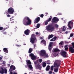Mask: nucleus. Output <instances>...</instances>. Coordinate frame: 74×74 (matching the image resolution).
I'll use <instances>...</instances> for the list:
<instances>
[{"label":"nucleus","instance_id":"obj_1","mask_svg":"<svg viewBox=\"0 0 74 74\" xmlns=\"http://www.w3.org/2000/svg\"><path fill=\"white\" fill-rule=\"evenodd\" d=\"M23 24L25 26L30 25L32 24V21L30 18L27 16L25 17L23 21Z\"/></svg>","mask_w":74,"mask_h":74},{"label":"nucleus","instance_id":"obj_57","mask_svg":"<svg viewBox=\"0 0 74 74\" xmlns=\"http://www.w3.org/2000/svg\"><path fill=\"white\" fill-rule=\"evenodd\" d=\"M19 52V51H17V54Z\"/></svg>","mask_w":74,"mask_h":74},{"label":"nucleus","instance_id":"obj_21","mask_svg":"<svg viewBox=\"0 0 74 74\" xmlns=\"http://www.w3.org/2000/svg\"><path fill=\"white\" fill-rule=\"evenodd\" d=\"M40 42L42 43L43 42V44L45 45H46V41L44 40H42V41Z\"/></svg>","mask_w":74,"mask_h":74},{"label":"nucleus","instance_id":"obj_32","mask_svg":"<svg viewBox=\"0 0 74 74\" xmlns=\"http://www.w3.org/2000/svg\"><path fill=\"white\" fill-rule=\"evenodd\" d=\"M54 26L56 28H58L59 27V25L56 24H55Z\"/></svg>","mask_w":74,"mask_h":74},{"label":"nucleus","instance_id":"obj_14","mask_svg":"<svg viewBox=\"0 0 74 74\" xmlns=\"http://www.w3.org/2000/svg\"><path fill=\"white\" fill-rule=\"evenodd\" d=\"M40 21V18L38 17L36 18L35 20L34 23H37Z\"/></svg>","mask_w":74,"mask_h":74},{"label":"nucleus","instance_id":"obj_28","mask_svg":"<svg viewBox=\"0 0 74 74\" xmlns=\"http://www.w3.org/2000/svg\"><path fill=\"white\" fill-rule=\"evenodd\" d=\"M52 16H50V18H49V19L47 21H48V22H50L51 20H52Z\"/></svg>","mask_w":74,"mask_h":74},{"label":"nucleus","instance_id":"obj_18","mask_svg":"<svg viewBox=\"0 0 74 74\" xmlns=\"http://www.w3.org/2000/svg\"><path fill=\"white\" fill-rule=\"evenodd\" d=\"M60 51V50L58 48H56L54 49V51H53V52L55 53V52H59Z\"/></svg>","mask_w":74,"mask_h":74},{"label":"nucleus","instance_id":"obj_31","mask_svg":"<svg viewBox=\"0 0 74 74\" xmlns=\"http://www.w3.org/2000/svg\"><path fill=\"white\" fill-rule=\"evenodd\" d=\"M40 24L38 23L37 24V26H36V28H38L40 27Z\"/></svg>","mask_w":74,"mask_h":74},{"label":"nucleus","instance_id":"obj_11","mask_svg":"<svg viewBox=\"0 0 74 74\" xmlns=\"http://www.w3.org/2000/svg\"><path fill=\"white\" fill-rule=\"evenodd\" d=\"M29 56H30L32 60H35L36 59V56L34 55V54L31 53L30 54H29Z\"/></svg>","mask_w":74,"mask_h":74},{"label":"nucleus","instance_id":"obj_58","mask_svg":"<svg viewBox=\"0 0 74 74\" xmlns=\"http://www.w3.org/2000/svg\"><path fill=\"white\" fill-rule=\"evenodd\" d=\"M67 45H66L65 46V48H67Z\"/></svg>","mask_w":74,"mask_h":74},{"label":"nucleus","instance_id":"obj_60","mask_svg":"<svg viewBox=\"0 0 74 74\" xmlns=\"http://www.w3.org/2000/svg\"><path fill=\"white\" fill-rule=\"evenodd\" d=\"M65 33H66V34H67V33H68V32L66 31V32H65Z\"/></svg>","mask_w":74,"mask_h":74},{"label":"nucleus","instance_id":"obj_29","mask_svg":"<svg viewBox=\"0 0 74 74\" xmlns=\"http://www.w3.org/2000/svg\"><path fill=\"white\" fill-rule=\"evenodd\" d=\"M66 28H65V26H64L62 28V31L64 32V31H66Z\"/></svg>","mask_w":74,"mask_h":74},{"label":"nucleus","instance_id":"obj_8","mask_svg":"<svg viewBox=\"0 0 74 74\" xmlns=\"http://www.w3.org/2000/svg\"><path fill=\"white\" fill-rule=\"evenodd\" d=\"M73 27V22L71 21L68 22V27L70 28V30H71V29Z\"/></svg>","mask_w":74,"mask_h":74},{"label":"nucleus","instance_id":"obj_15","mask_svg":"<svg viewBox=\"0 0 74 74\" xmlns=\"http://www.w3.org/2000/svg\"><path fill=\"white\" fill-rule=\"evenodd\" d=\"M29 32H30V31L29 29H27L24 31V33L25 35L28 36V35H29Z\"/></svg>","mask_w":74,"mask_h":74},{"label":"nucleus","instance_id":"obj_55","mask_svg":"<svg viewBox=\"0 0 74 74\" xmlns=\"http://www.w3.org/2000/svg\"><path fill=\"white\" fill-rule=\"evenodd\" d=\"M43 38L42 37H40V39L41 40L43 39Z\"/></svg>","mask_w":74,"mask_h":74},{"label":"nucleus","instance_id":"obj_49","mask_svg":"<svg viewBox=\"0 0 74 74\" xmlns=\"http://www.w3.org/2000/svg\"><path fill=\"white\" fill-rule=\"evenodd\" d=\"M73 36V34H71L70 35V37H72Z\"/></svg>","mask_w":74,"mask_h":74},{"label":"nucleus","instance_id":"obj_10","mask_svg":"<svg viewBox=\"0 0 74 74\" xmlns=\"http://www.w3.org/2000/svg\"><path fill=\"white\" fill-rule=\"evenodd\" d=\"M53 44V42H50L49 45L48 49L50 52L51 51V50H52V48H53L52 45Z\"/></svg>","mask_w":74,"mask_h":74},{"label":"nucleus","instance_id":"obj_42","mask_svg":"<svg viewBox=\"0 0 74 74\" xmlns=\"http://www.w3.org/2000/svg\"><path fill=\"white\" fill-rule=\"evenodd\" d=\"M39 63H41L42 62V59H39Z\"/></svg>","mask_w":74,"mask_h":74},{"label":"nucleus","instance_id":"obj_36","mask_svg":"<svg viewBox=\"0 0 74 74\" xmlns=\"http://www.w3.org/2000/svg\"><path fill=\"white\" fill-rule=\"evenodd\" d=\"M53 66H51V71H52V70H53Z\"/></svg>","mask_w":74,"mask_h":74},{"label":"nucleus","instance_id":"obj_9","mask_svg":"<svg viewBox=\"0 0 74 74\" xmlns=\"http://www.w3.org/2000/svg\"><path fill=\"white\" fill-rule=\"evenodd\" d=\"M67 52L65 51H63L61 52V55L63 58H67Z\"/></svg>","mask_w":74,"mask_h":74},{"label":"nucleus","instance_id":"obj_44","mask_svg":"<svg viewBox=\"0 0 74 74\" xmlns=\"http://www.w3.org/2000/svg\"><path fill=\"white\" fill-rule=\"evenodd\" d=\"M43 16H44V14H42L40 15V17H41V18H43Z\"/></svg>","mask_w":74,"mask_h":74},{"label":"nucleus","instance_id":"obj_3","mask_svg":"<svg viewBox=\"0 0 74 74\" xmlns=\"http://www.w3.org/2000/svg\"><path fill=\"white\" fill-rule=\"evenodd\" d=\"M61 61L60 60H57L54 62V67H59L60 66V62Z\"/></svg>","mask_w":74,"mask_h":74},{"label":"nucleus","instance_id":"obj_52","mask_svg":"<svg viewBox=\"0 0 74 74\" xmlns=\"http://www.w3.org/2000/svg\"><path fill=\"white\" fill-rule=\"evenodd\" d=\"M7 16L8 17H10V15L9 14H8L7 15Z\"/></svg>","mask_w":74,"mask_h":74},{"label":"nucleus","instance_id":"obj_45","mask_svg":"<svg viewBox=\"0 0 74 74\" xmlns=\"http://www.w3.org/2000/svg\"><path fill=\"white\" fill-rule=\"evenodd\" d=\"M3 29V27H0V30H2Z\"/></svg>","mask_w":74,"mask_h":74},{"label":"nucleus","instance_id":"obj_26","mask_svg":"<svg viewBox=\"0 0 74 74\" xmlns=\"http://www.w3.org/2000/svg\"><path fill=\"white\" fill-rule=\"evenodd\" d=\"M46 66H47V64L46 63V62H43L42 64V66L43 67H46Z\"/></svg>","mask_w":74,"mask_h":74},{"label":"nucleus","instance_id":"obj_50","mask_svg":"<svg viewBox=\"0 0 74 74\" xmlns=\"http://www.w3.org/2000/svg\"><path fill=\"white\" fill-rule=\"evenodd\" d=\"M36 35H38V34H39L38 32H36Z\"/></svg>","mask_w":74,"mask_h":74},{"label":"nucleus","instance_id":"obj_61","mask_svg":"<svg viewBox=\"0 0 74 74\" xmlns=\"http://www.w3.org/2000/svg\"><path fill=\"white\" fill-rule=\"evenodd\" d=\"M46 15H47V14L48 15V13H46Z\"/></svg>","mask_w":74,"mask_h":74},{"label":"nucleus","instance_id":"obj_53","mask_svg":"<svg viewBox=\"0 0 74 74\" xmlns=\"http://www.w3.org/2000/svg\"><path fill=\"white\" fill-rule=\"evenodd\" d=\"M34 48H35V47H36V45H34Z\"/></svg>","mask_w":74,"mask_h":74},{"label":"nucleus","instance_id":"obj_48","mask_svg":"<svg viewBox=\"0 0 74 74\" xmlns=\"http://www.w3.org/2000/svg\"><path fill=\"white\" fill-rule=\"evenodd\" d=\"M52 71H50L49 72V74H52Z\"/></svg>","mask_w":74,"mask_h":74},{"label":"nucleus","instance_id":"obj_43","mask_svg":"<svg viewBox=\"0 0 74 74\" xmlns=\"http://www.w3.org/2000/svg\"><path fill=\"white\" fill-rule=\"evenodd\" d=\"M16 46L17 47H20L21 46V45H16Z\"/></svg>","mask_w":74,"mask_h":74},{"label":"nucleus","instance_id":"obj_64","mask_svg":"<svg viewBox=\"0 0 74 74\" xmlns=\"http://www.w3.org/2000/svg\"><path fill=\"white\" fill-rule=\"evenodd\" d=\"M68 39L69 40V39H70V38H68Z\"/></svg>","mask_w":74,"mask_h":74},{"label":"nucleus","instance_id":"obj_30","mask_svg":"<svg viewBox=\"0 0 74 74\" xmlns=\"http://www.w3.org/2000/svg\"><path fill=\"white\" fill-rule=\"evenodd\" d=\"M38 60H37L34 62V64L36 66H37V64H38Z\"/></svg>","mask_w":74,"mask_h":74},{"label":"nucleus","instance_id":"obj_6","mask_svg":"<svg viewBox=\"0 0 74 74\" xmlns=\"http://www.w3.org/2000/svg\"><path fill=\"white\" fill-rule=\"evenodd\" d=\"M14 12V9L12 8H10L8 10V12L10 14H13Z\"/></svg>","mask_w":74,"mask_h":74},{"label":"nucleus","instance_id":"obj_24","mask_svg":"<svg viewBox=\"0 0 74 74\" xmlns=\"http://www.w3.org/2000/svg\"><path fill=\"white\" fill-rule=\"evenodd\" d=\"M3 50L6 53H8V51L7 48H3Z\"/></svg>","mask_w":74,"mask_h":74},{"label":"nucleus","instance_id":"obj_56","mask_svg":"<svg viewBox=\"0 0 74 74\" xmlns=\"http://www.w3.org/2000/svg\"><path fill=\"white\" fill-rule=\"evenodd\" d=\"M3 64H5V61H3Z\"/></svg>","mask_w":74,"mask_h":74},{"label":"nucleus","instance_id":"obj_33","mask_svg":"<svg viewBox=\"0 0 74 74\" xmlns=\"http://www.w3.org/2000/svg\"><path fill=\"white\" fill-rule=\"evenodd\" d=\"M45 56L46 58H48V54H46V53H45V54L44 56Z\"/></svg>","mask_w":74,"mask_h":74},{"label":"nucleus","instance_id":"obj_40","mask_svg":"<svg viewBox=\"0 0 74 74\" xmlns=\"http://www.w3.org/2000/svg\"><path fill=\"white\" fill-rule=\"evenodd\" d=\"M5 29H8V26L7 25H6L5 27Z\"/></svg>","mask_w":74,"mask_h":74},{"label":"nucleus","instance_id":"obj_16","mask_svg":"<svg viewBox=\"0 0 74 74\" xmlns=\"http://www.w3.org/2000/svg\"><path fill=\"white\" fill-rule=\"evenodd\" d=\"M1 70L0 71V73L1 74H3L4 73V69L3 68L1 67Z\"/></svg>","mask_w":74,"mask_h":74},{"label":"nucleus","instance_id":"obj_51","mask_svg":"<svg viewBox=\"0 0 74 74\" xmlns=\"http://www.w3.org/2000/svg\"><path fill=\"white\" fill-rule=\"evenodd\" d=\"M47 64H51V63H50L49 62H47Z\"/></svg>","mask_w":74,"mask_h":74},{"label":"nucleus","instance_id":"obj_39","mask_svg":"<svg viewBox=\"0 0 74 74\" xmlns=\"http://www.w3.org/2000/svg\"><path fill=\"white\" fill-rule=\"evenodd\" d=\"M57 38V37L56 36H54L53 38V39H54V41L56 40V39Z\"/></svg>","mask_w":74,"mask_h":74},{"label":"nucleus","instance_id":"obj_13","mask_svg":"<svg viewBox=\"0 0 74 74\" xmlns=\"http://www.w3.org/2000/svg\"><path fill=\"white\" fill-rule=\"evenodd\" d=\"M16 69V68L15 67V66L14 65H12L10 66L9 70L12 71H14V70H15Z\"/></svg>","mask_w":74,"mask_h":74},{"label":"nucleus","instance_id":"obj_27","mask_svg":"<svg viewBox=\"0 0 74 74\" xmlns=\"http://www.w3.org/2000/svg\"><path fill=\"white\" fill-rule=\"evenodd\" d=\"M27 66L29 67V68L30 69H33V67L32 66L31 64H30L29 65H27Z\"/></svg>","mask_w":74,"mask_h":74},{"label":"nucleus","instance_id":"obj_12","mask_svg":"<svg viewBox=\"0 0 74 74\" xmlns=\"http://www.w3.org/2000/svg\"><path fill=\"white\" fill-rule=\"evenodd\" d=\"M46 53V51H45L42 50L40 51V55L41 56H43L45 55V53Z\"/></svg>","mask_w":74,"mask_h":74},{"label":"nucleus","instance_id":"obj_34","mask_svg":"<svg viewBox=\"0 0 74 74\" xmlns=\"http://www.w3.org/2000/svg\"><path fill=\"white\" fill-rule=\"evenodd\" d=\"M4 71L5 74H7V70L6 69L4 70Z\"/></svg>","mask_w":74,"mask_h":74},{"label":"nucleus","instance_id":"obj_38","mask_svg":"<svg viewBox=\"0 0 74 74\" xmlns=\"http://www.w3.org/2000/svg\"><path fill=\"white\" fill-rule=\"evenodd\" d=\"M9 71H10V74H13V73L12 72V71H11V70H9Z\"/></svg>","mask_w":74,"mask_h":74},{"label":"nucleus","instance_id":"obj_46","mask_svg":"<svg viewBox=\"0 0 74 74\" xmlns=\"http://www.w3.org/2000/svg\"><path fill=\"white\" fill-rule=\"evenodd\" d=\"M68 49H69L68 47H65V51H67L68 50Z\"/></svg>","mask_w":74,"mask_h":74},{"label":"nucleus","instance_id":"obj_7","mask_svg":"<svg viewBox=\"0 0 74 74\" xmlns=\"http://www.w3.org/2000/svg\"><path fill=\"white\" fill-rule=\"evenodd\" d=\"M58 21H59V18L56 17H54L52 19L51 22L52 23H56Z\"/></svg>","mask_w":74,"mask_h":74},{"label":"nucleus","instance_id":"obj_59","mask_svg":"<svg viewBox=\"0 0 74 74\" xmlns=\"http://www.w3.org/2000/svg\"><path fill=\"white\" fill-rule=\"evenodd\" d=\"M1 59H2V58H1V57H0V60H1Z\"/></svg>","mask_w":74,"mask_h":74},{"label":"nucleus","instance_id":"obj_17","mask_svg":"<svg viewBox=\"0 0 74 74\" xmlns=\"http://www.w3.org/2000/svg\"><path fill=\"white\" fill-rule=\"evenodd\" d=\"M26 62H27V66L31 64V62H30V60H26Z\"/></svg>","mask_w":74,"mask_h":74},{"label":"nucleus","instance_id":"obj_25","mask_svg":"<svg viewBox=\"0 0 74 74\" xmlns=\"http://www.w3.org/2000/svg\"><path fill=\"white\" fill-rule=\"evenodd\" d=\"M53 35L52 34L49 35L48 36V39H50V38H53Z\"/></svg>","mask_w":74,"mask_h":74},{"label":"nucleus","instance_id":"obj_4","mask_svg":"<svg viewBox=\"0 0 74 74\" xmlns=\"http://www.w3.org/2000/svg\"><path fill=\"white\" fill-rule=\"evenodd\" d=\"M71 44L72 47H69V51L72 53H74V42H72Z\"/></svg>","mask_w":74,"mask_h":74},{"label":"nucleus","instance_id":"obj_62","mask_svg":"<svg viewBox=\"0 0 74 74\" xmlns=\"http://www.w3.org/2000/svg\"><path fill=\"white\" fill-rule=\"evenodd\" d=\"M8 66H10V64H8Z\"/></svg>","mask_w":74,"mask_h":74},{"label":"nucleus","instance_id":"obj_54","mask_svg":"<svg viewBox=\"0 0 74 74\" xmlns=\"http://www.w3.org/2000/svg\"><path fill=\"white\" fill-rule=\"evenodd\" d=\"M3 34H7V33H6V32H4V33H3Z\"/></svg>","mask_w":74,"mask_h":74},{"label":"nucleus","instance_id":"obj_2","mask_svg":"<svg viewBox=\"0 0 74 74\" xmlns=\"http://www.w3.org/2000/svg\"><path fill=\"white\" fill-rule=\"evenodd\" d=\"M46 30L47 31L49 32H53L55 30V27L53 24H50L47 25L46 27Z\"/></svg>","mask_w":74,"mask_h":74},{"label":"nucleus","instance_id":"obj_41","mask_svg":"<svg viewBox=\"0 0 74 74\" xmlns=\"http://www.w3.org/2000/svg\"><path fill=\"white\" fill-rule=\"evenodd\" d=\"M50 41H55L53 38H52L50 40Z\"/></svg>","mask_w":74,"mask_h":74},{"label":"nucleus","instance_id":"obj_23","mask_svg":"<svg viewBox=\"0 0 74 74\" xmlns=\"http://www.w3.org/2000/svg\"><path fill=\"white\" fill-rule=\"evenodd\" d=\"M33 49L31 48H29L28 51V53H32V51H33Z\"/></svg>","mask_w":74,"mask_h":74},{"label":"nucleus","instance_id":"obj_37","mask_svg":"<svg viewBox=\"0 0 74 74\" xmlns=\"http://www.w3.org/2000/svg\"><path fill=\"white\" fill-rule=\"evenodd\" d=\"M59 45H63V42L61 41L59 44Z\"/></svg>","mask_w":74,"mask_h":74},{"label":"nucleus","instance_id":"obj_5","mask_svg":"<svg viewBox=\"0 0 74 74\" xmlns=\"http://www.w3.org/2000/svg\"><path fill=\"white\" fill-rule=\"evenodd\" d=\"M36 38V36L34 35V34H32V36L31 37L30 42L32 44H34L35 41V39Z\"/></svg>","mask_w":74,"mask_h":74},{"label":"nucleus","instance_id":"obj_47","mask_svg":"<svg viewBox=\"0 0 74 74\" xmlns=\"http://www.w3.org/2000/svg\"><path fill=\"white\" fill-rule=\"evenodd\" d=\"M13 18H14V17H13L11 18H10V21H12V20H14V19H13Z\"/></svg>","mask_w":74,"mask_h":74},{"label":"nucleus","instance_id":"obj_35","mask_svg":"<svg viewBox=\"0 0 74 74\" xmlns=\"http://www.w3.org/2000/svg\"><path fill=\"white\" fill-rule=\"evenodd\" d=\"M49 21H48L47 20L45 22V25H48V23Z\"/></svg>","mask_w":74,"mask_h":74},{"label":"nucleus","instance_id":"obj_22","mask_svg":"<svg viewBox=\"0 0 74 74\" xmlns=\"http://www.w3.org/2000/svg\"><path fill=\"white\" fill-rule=\"evenodd\" d=\"M36 67L38 68V69L40 70V69H41V66H40V65L38 64H37V65H36Z\"/></svg>","mask_w":74,"mask_h":74},{"label":"nucleus","instance_id":"obj_63","mask_svg":"<svg viewBox=\"0 0 74 74\" xmlns=\"http://www.w3.org/2000/svg\"><path fill=\"white\" fill-rule=\"evenodd\" d=\"M53 1L54 2H55V0H53Z\"/></svg>","mask_w":74,"mask_h":74},{"label":"nucleus","instance_id":"obj_19","mask_svg":"<svg viewBox=\"0 0 74 74\" xmlns=\"http://www.w3.org/2000/svg\"><path fill=\"white\" fill-rule=\"evenodd\" d=\"M50 66L49 65H48L46 68V70L47 71H48L49 70V69H50Z\"/></svg>","mask_w":74,"mask_h":74},{"label":"nucleus","instance_id":"obj_20","mask_svg":"<svg viewBox=\"0 0 74 74\" xmlns=\"http://www.w3.org/2000/svg\"><path fill=\"white\" fill-rule=\"evenodd\" d=\"M54 72L55 73H57L58 71V70H59V68H58V67L54 68Z\"/></svg>","mask_w":74,"mask_h":74}]
</instances>
